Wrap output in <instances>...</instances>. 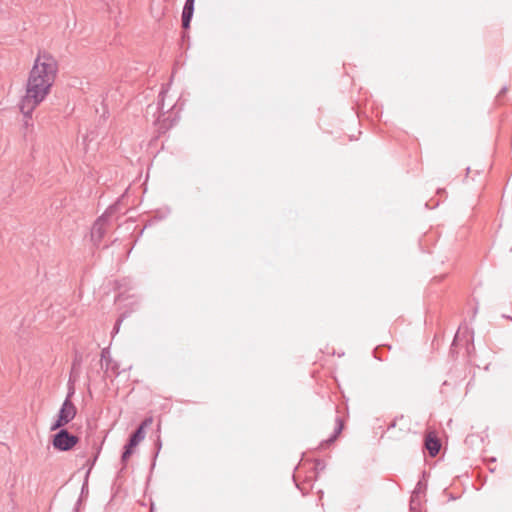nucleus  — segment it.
Listing matches in <instances>:
<instances>
[{
    "mask_svg": "<svg viewBox=\"0 0 512 512\" xmlns=\"http://www.w3.org/2000/svg\"><path fill=\"white\" fill-rule=\"evenodd\" d=\"M420 494H421V483H418L416 489L413 491L410 501V508L413 511L415 509L416 503L420 502Z\"/></svg>",
    "mask_w": 512,
    "mask_h": 512,
    "instance_id": "nucleus-7",
    "label": "nucleus"
},
{
    "mask_svg": "<svg viewBox=\"0 0 512 512\" xmlns=\"http://www.w3.org/2000/svg\"><path fill=\"white\" fill-rule=\"evenodd\" d=\"M336 423H337V428H336V431H335V435L329 439V441H333L337 435L341 432L342 428H343V423H342V420L337 417L336 419Z\"/></svg>",
    "mask_w": 512,
    "mask_h": 512,
    "instance_id": "nucleus-9",
    "label": "nucleus"
},
{
    "mask_svg": "<svg viewBox=\"0 0 512 512\" xmlns=\"http://www.w3.org/2000/svg\"><path fill=\"white\" fill-rule=\"evenodd\" d=\"M165 93H166V90L162 89L159 94V97L161 98V100L159 101V105H161L162 108H163V97H164Z\"/></svg>",
    "mask_w": 512,
    "mask_h": 512,
    "instance_id": "nucleus-11",
    "label": "nucleus"
},
{
    "mask_svg": "<svg viewBox=\"0 0 512 512\" xmlns=\"http://www.w3.org/2000/svg\"><path fill=\"white\" fill-rule=\"evenodd\" d=\"M425 446L428 449L431 456H435L440 449V443L437 439L428 436L425 441Z\"/></svg>",
    "mask_w": 512,
    "mask_h": 512,
    "instance_id": "nucleus-6",
    "label": "nucleus"
},
{
    "mask_svg": "<svg viewBox=\"0 0 512 512\" xmlns=\"http://www.w3.org/2000/svg\"><path fill=\"white\" fill-rule=\"evenodd\" d=\"M194 1L195 0H186L185 2L182 12V26L184 29H187L190 26V21L194 11Z\"/></svg>",
    "mask_w": 512,
    "mask_h": 512,
    "instance_id": "nucleus-5",
    "label": "nucleus"
},
{
    "mask_svg": "<svg viewBox=\"0 0 512 512\" xmlns=\"http://www.w3.org/2000/svg\"><path fill=\"white\" fill-rule=\"evenodd\" d=\"M314 477V475L306 477L308 480H311Z\"/></svg>",
    "mask_w": 512,
    "mask_h": 512,
    "instance_id": "nucleus-12",
    "label": "nucleus"
},
{
    "mask_svg": "<svg viewBox=\"0 0 512 512\" xmlns=\"http://www.w3.org/2000/svg\"><path fill=\"white\" fill-rule=\"evenodd\" d=\"M103 234V223L101 221H97L92 228V237L100 239Z\"/></svg>",
    "mask_w": 512,
    "mask_h": 512,
    "instance_id": "nucleus-8",
    "label": "nucleus"
},
{
    "mask_svg": "<svg viewBox=\"0 0 512 512\" xmlns=\"http://www.w3.org/2000/svg\"><path fill=\"white\" fill-rule=\"evenodd\" d=\"M57 71L54 57L46 53L37 56L29 73L25 96L20 103V110L24 115L31 116L34 109L49 95Z\"/></svg>",
    "mask_w": 512,
    "mask_h": 512,
    "instance_id": "nucleus-1",
    "label": "nucleus"
},
{
    "mask_svg": "<svg viewBox=\"0 0 512 512\" xmlns=\"http://www.w3.org/2000/svg\"><path fill=\"white\" fill-rule=\"evenodd\" d=\"M118 326H119V322L116 323V327H115L116 331L118 330Z\"/></svg>",
    "mask_w": 512,
    "mask_h": 512,
    "instance_id": "nucleus-13",
    "label": "nucleus"
},
{
    "mask_svg": "<svg viewBox=\"0 0 512 512\" xmlns=\"http://www.w3.org/2000/svg\"><path fill=\"white\" fill-rule=\"evenodd\" d=\"M78 442L75 435L70 434L67 430L62 429L54 435L53 446L60 451H68L72 449Z\"/></svg>",
    "mask_w": 512,
    "mask_h": 512,
    "instance_id": "nucleus-4",
    "label": "nucleus"
},
{
    "mask_svg": "<svg viewBox=\"0 0 512 512\" xmlns=\"http://www.w3.org/2000/svg\"><path fill=\"white\" fill-rule=\"evenodd\" d=\"M151 423V419H146L138 429L131 435L128 443L124 448V452L122 454V462L126 463L130 456L133 454L134 448L144 439L145 433L144 428Z\"/></svg>",
    "mask_w": 512,
    "mask_h": 512,
    "instance_id": "nucleus-3",
    "label": "nucleus"
},
{
    "mask_svg": "<svg viewBox=\"0 0 512 512\" xmlns=\"http://www.w3.org/2000/svg\"><path fill=\"white\" fill-rule=\"evenodd\" d=\"M73 394L74 390H71L68 393L67 398L63 402L62 407L57 415L56 421L51 426V430L60 429L61 427H64L75 418L77 410L75 405L70 400V397Z\"/></svg>",
    "mask_w": 512,
    "mask_h": 512,
    "instance_id": "nucleus-2",
    "label": "nucleus"
},
{
    "mask_svg": "<svg viewBox=\"0 0 512 512\" xmlns=\"http://www.w3.org/2000/svg\"><path fill=\"white\" fill-rule=\"evenodd\" d=\"M305 465H306L305 463H301V464L297 467V469H296V473H295V475H294V480H295V481L297 480V478H299V477L301 476V473H302V471H303V469H304Z\"/></svg>",
    "mask_w": 512,
    "mask_h": 512,
    "instance_id": "nucleus-10",
    "label": "nucleus"
}]
</instances>
